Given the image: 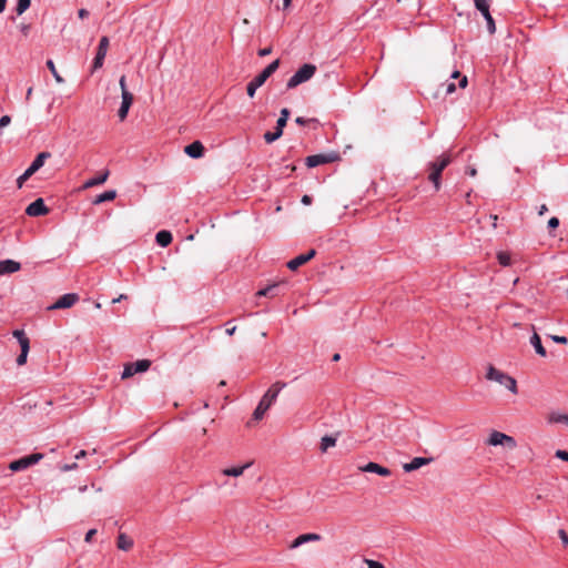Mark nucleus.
<instances>
[{
    "mask_svg": "<svg viewBox=\"0 0 568 568\" xmlns=\"http://www.w3.org/2000/svg\"><path fill=\"white\" fill-rule=\"evenodd\" d=\"M486 444L489 446H504L508 449H515L517 447L514 437L498 430H493L489 434Z\"/></svg>",
    "mask_w": 568,
    "mask_h": 568,
    "instance_id": "obj_6",
    "label": "nucleus"
},
{
    "mask_svg": "<svg viewBox=\"0 0 568 568\" xmlns=\"http://www.w3.org/2000/svg\"><path fill=\"white\" fill-rule=\"evenodd\" d=\"M184 152L192 159H200L204 154V146L200 141L186 145Z\"/></svg>",
    "mask_w": 568,
    "mask_h": 568,
    "instance_id": "obj_21",
    "label": "nucleus"
},
{
    "mask_svg": "<svg viewBox=\"0 0 568 568\" xmlns=\"http://www.w3.org/2000/svg\"><path fill=\"white\" fill-rule=\"evenodd\" d=\"M19 29H20L21 33L27 37L31 30V26L29 23H21L19 26Z\"/></svg>",
    "mask_w": 568,
    "mask_h": 568,
    "instance_id": "obj_47",
    "label": "nucleus"
},
{
    "mask_svg": "<svg viewBox=\"0 0 568 568\" xmlns=\"http://www.w3.org/2000/svg\"><path fill=\"white\" fill-rule=\"evenodd\" d=\"M361 470L365 473H374L383 477H388L390 475V470L387 467L374 462L367 463L365 466L361 467Z\"/></svg>",
    "mask_w": 568,
    "mask_h": 568,
    "instance_id": "obj_18",
    "label": "nucleus"
},
{
    "mask_svg": "<svg viewBox=\"0 0 568 568\" xmlns=\"http://www.w3.org/2000/svg\"><path fill=\"white\" fill-rule=\"evenodd\" d=\"M530 344L535 348L536 353L542 357L547 355L545 347L541 344L540 336L537 333H534L530 337Z\"/></svg>",
    "mask_w": 568,
    "mask_h": 568,
    "instance_id": "obj_29",
    "label": "nucleus"
},
{
    "mask_svg": "<svg viewBox=\"0 0 568 568\" xmlns=\"http://www.w3.org/2000/svg\"><path fill=\"white\" fill-rule=\"evenodd\" d=\"M548 423L565 424L568 427V415L559 412H552L548 415Z\"/></svg>",
    "mask_w": 568,
    "mask_h": 568,
    "instance_id": "obj_30",
    "label": "nucleus"
},
{
    "mask_svg": "<svg viewBox=\"0 0 568 568\" xmlns=\"http://www.w3.org/2000/svg\"><path fill=\"white\" fill-rule=\"evenodd\" d=\"M282 134H283V130L276 128L274 132L264 133V140L266 143H273L274 141L280 139L282 136Z\"/></svg>",
    "mask_w": 568,
    "mask_h": 568,
    "instance_id": "obj_33",
    "label": "nucleus"
},
{
    "mask_svg": "<svg viewBox=\"0 0 568 568\" xmlns=\"http://www.w3.org/2000/svg\"><path fill=\"white\" fill-rule=\"evenodd\" d=\"M450 78L452 79H459V88H466L468 81H467V77L465 75H460V72L458 70H455L452 74H450Z\"/></svg>",
    "mask_w": 568,
    "mask_h": 568,
    "instance_id": "obj_36",
    "label": "nucleus"
},
{
    "mask_svg": "<svg viewBox=\"0 0 568 568\" xmlns=\"http://www.w3.org/2000/svg\"><path fill=\"white\" fill-rule=\"evenodd\" d=\"M47 67L48 69L50 70V72L52 73L54 80L58 82V83H63L64 82V79L59 74V72L57 71L55 69V65H54V62L52 60H48L47 61Z\"/></svg>",
    "mask_w": 568,
    "mask_h": 568,
    "instance_id": "obj_34",
    "label": "nucleus"
},
{
    "mask_svg": "<svg viewBox=\"0 0 568 568\" xmlns=\"http://www.w3.org/2000/svg\"><path fill=\"white\" fill-rule=\"evenodd\" d=\"M11 123V118L9 115H3L0 118V130L8 126Z\"/></svg>",
    "mask_w": 568,
    "mask_h": 568,
    "instance_id": "obj_44",
    "label": "nucleus"
},
{
    "mask_svg": "<svg viewBox=\"0 0 568 568\" xmlns=\"http://www.w3.org/2000/svg\"><path fill=\"white\" fill-rule=\"evenodd\" d=\"M558 536L562 541L564 546L568 547V535L564 529L558 530Z\"/></svg>",
    "mask_w": 568,
    "mask_h": 568,
    "instance_id": "obj_42",
    "label": "nucleus"
},
{
    "mask_svg": "<svg viewBox=\"0 0 568 568\" xmlns=\"http://www.w3.org/2000/svg\"><path fill=\"white\" fill-rule=\"evenodd\" d=\"M280 60H274L270 63L260 74H257L251 82L247 83L246 92L250 98H253L256 90L262 87L265 81L278 69Z\"/></svg>",
    "mask_w": 568,
    "mask_h": 568,
    "instance_id": "obj_3",
    "label": "nucleus"
},
{
    "mask_svg": "<svg viewBox=\"0 0 568 568\" xmlns=\"http://www.w3.org/2000/svg\"><path fill=\"white\" fill-rule=\"evenodd\" d=\"M432 462H433V458L415 457L409 463L404 464L403 469L406 473H410V471L419 469L423 466L430 464Z\"/></svg>",
    "mask_w": 568,
    "mask_h": 568,
    "instance_id": "obj_17",
    "label": "nucleus"
},
{
    "mask_svg": "<svg viewBox=\"0 0 568 568\" xmlns=\"http://www.w3.org/2000/svg\"><path fill=\"white\" fill-rule=\"evenodd\" d=\"M235 331H236V326H233L231 328H226V334L231 336V335H233L235 333Z\"/></svg>",
    "mask_w": 568,
    "mask_h": 568,
    "instance_id": "obj_59",
    "label": "nucleus"
},
{
    "mask_svg": "<svg viewBox=\"0 0 568 568\" xmlns=\"http://www.w3.org/2000/svg\"><path fill=\"white\" fill-rule=\"evenodd\" d=\"M121 98H122V103L118 111V115H119V119L121 121H123L128 116L130 106L132 105L133 94L131 92H124V95H121Z\"/></svg>",
    "mask_w": 568,
    "mask_h": 568,
    "instance_id": "obj_19",
    "label": "nucleus"
},
{
    "mask_svg": "<svg viewBox=\"0 0 568 568\" xmlns=\"http://www.w3.org/2000/svg\"><path fill=\"white\" fill-rule=\"evenodd\" d=\"M555 456L561 460L568 462V452L558 449Z\"/></svg>",
    "mask_w": 568,
    "mask_h": 568,
    "instance_id": "obj_46",
    "label": "nucleus"
},
{
    "mask_svg": "<svg viewBox=\"0 0 568 568\" xmlns=\"http://www.w3.org/2000/svg\"><path fill=\"white\" fill-rule=\"evenodd\" d=\"M119 84H120V88H121V95H124V92H129L128 88H126V79H125V75H122L119 80Z\"/></svg>",
    "mask_w": 568,
    "mask_h": 568,
    "instance_id": "obj_41",
    "label": "nucleus"
},
{
    "mask_svg": "<svg viewBox=\"0 0 568 568\" xmlns=\"http://www.w3.org/2000/svg\"><path fill=\"white\" fill-rule=\"evenodd\" d=\"M292 0H283V9H287L291 6Z\"/></svg>",
    "mask_w": 568,
    "mask_h": 568,
    "instance_id": "obj_60",
    "label": "nucleus"
},
{
    "mask_svg": "<svg viewBox=\"0 0 568 568\" xmlns=\"http://www.w3.org/2000/svg\"><path fill=\"white\" fill-rule=\"evenodd\" d=\"M116 197V191L115 190H108L101 194H99L98 196H95V199L93 200V204L94 205H99L103 202H108V201H112Z\"/></svg>",
    "mask_w": 568,
    "mask_h": 568,
    "instance_id": "obj_27",
    "label": "nucleus"
},
{
    "mask_svg": "<svg viewBox=\"0 0 568 568\" xmlns=\"http://www.w3.org/2000/svg\"><path fill=\"white\" fill-rule=\"evenodd\" d=\"M7 4V0H0V13L4 11Z\"/></svg>",
    "mask_w": 568,
    "mask_h": 568,
    "instance_id": "obj_57",
    "label": "nucleus"
},
{
    "mask_svg": "<svg viewBox=\"0 0 568 568\" xmlns=\"http://www.w3.org/2000/svg\"><path fill=\"white\" fill-rule=\"evenodd\" d=\"M497 258H498V262L503 265V266H508L510 265V255L509 253L507 252H499L497 254Z\"/></svg>",
    "mask_w": 568,
    "mask_h": 568,
    "instance_id": "obj_37",
    "label": "nucleus"
},
{
    "mask_svg": "<svg viewBox=\"0 0 568 568\" xmlns=\"http://www.w3.org/2000/svg\"><path fill=\"white\" fill-rule=\"evenodd\" d=\"M550 338L558 344H567L568 339L566 336L550 335Z\"/></svg>",
    "mask_w": 568,
    "mask_h": 568,
    "instance_id": "obj_43",
    "label": "nucleus"
},
{
    "mask_svg": "<svg viewBox=\"0 0 568 568\" xmlns=\"http://www.w3.org/2000/svg\"><path fill=\"white\" fill-rule=\"evenodd\" d=\"M321 536L318 534L310 532V534H303L300 535L297 538H295L292 544L290 545V549L298 548L300 546L310 542V541H318L321 540Z\"/></svg>",
    "mask_w": 568,
    "mask_h": 568,
    "instance_id": "obj_20",
    "label": "nucleus"
},
{
    "mask_svg": "<svg viewBox=\"0 0 568 568\" xmlns=\"http://www.w3.org/2000/svg\"><path fill=\"white\" fill-rule=\"evenodd\" d=\"M286 386L285 383L283 382H276L274 383L268 389L267 392L263 395V397L261 398L257 407L255 408L254 413H253V418L255 420H261L265 413L267 412V409L272 406V404L276 400L280 392Z\"/></svg>",
    "mask_w": 568,
    "mask_h": 568,
    "instance_id": "obj_1",
    "label": "nucleus"
},
{
    "mask_svg": "<svg viewBox=\"0 0 568 568\" xmlns=\"http://www.w3.org/2000/svg\"><path fill=\"white\" fill-rule=\"evenodd\" d=\"M285 282H278V283H273L271 285H267L266 287L260 290L256 295L257 296H270V297H273V296H276L278 293H277V288L280 287L281 284H284Z\"/></svg>",
    "mask_w": 568,
    "mask_h": 568,
    "instance_id": "obj_25",
    "label": "nucleus"
},
{
    "mask_svg": "<svg viewBox=\"0 0 568 568\" xmlns=\"http://www.w3.org/2000/svg\"><path fill=\"white\" fill-rule=\"evenodd\" d=\"M559 225V220L557 217H551L548 221V227L556 229Z\"/></svg>",
    "mask_w": 568,
    "mask_h": 568,
    "instance_id": "obj_49",
    "label": "nucleus"
},
{
    "mask_svg": "<svg viewBox=\"0 0 568 568\" xmlns=\"http://www.w3.org/2000/svg\"><path fill=\"white\" fill-rule=\"evenodd\" d=\"M151 366V362L149 359H139L134 363H129L124 365L123 372H122V379H126L132 377L136 373H143L146 372Z\"/></svg>",
    "mask_w": 568,
    "mask_h": 568,
    "instance_id": "obj_9",
    "label": "nucleus"
},
{
    "mask_svg": "<svg viewBox=\"0 0 568 568\" xmlns=\"http://www.w3.org/2000/svg\"><path fill=\"white\" fill-rule=\"evenodd\" d=\"M125 298H126V295H125V294H121L119 297L114 298V300L112 301V303H118V302H120V301H122V300H125Z\"/></svg>",
    "mask_w": 568,
    "mask_h": 568,
    "instance_id": "obj_58",
    "label": "nucleus"
},
{
    "mask_svg": "<svg viewBox=\"0 0 568 568\" xmlns=\"http://www.w3.org/2000/svg\"><path fill=\"white\" fill-rule=\"evenodd\" d=\"M315 254H316L315 250H310L307 253L301 254V255L292 258L291 261H288L287 267L291 271H296L300 266H302L303 264H305L306 262L312 260L315 256Z\"/></svg>",
    "mask_w": 568,
    "mask_h": 568,
    "instance_id": "obj_15",
    "label": "nucleus"
},
{
    "mask_svg": "<svg viewBox=\"0 0 568 568\" xmlns=\"http://www.w3.org/2000/svg\"><path fill=\"white\" fill-rule=\"evenodd\" d=\"M51 158V153L50 152H41L39 153L36 159L32 161V163L30 164V166L27 169V172H28V175H33L37 171H39L45 160L50 159Z\"/></svg>",
    "mask_w": 568,
    "mask_h": 568,
    "instance_id": "obj_16",
    "label": "nucleus"
},
{
    "mask_svg": "<svg viewBox=\"0 0 568 568\" xmlns=\"http://www.w3.org/2000/svg\"><path fill=\"white\" fill-rule=\"evenodd\" d=\"M444 88L445 94H452L456 90V85L454 82H448L442 85Z\"/></svg>",
    "mask_w": 568,
    "mask_h": 568,
    "instance_id": "obj_40",
    "label": "nucleus"
},
{
    "mask_svg": "<svg viewBox=\"0 0 568 568\" xmlns=\"http://www.w3.org/2000/svg\"><path fill=\"white\" fill-rule=\"evenodd\" d=\"M466 172L469 176H473V178L476 176V174H477V170L475 168H468Z\"/></svg>",
    "mask_w": 568,
    "mask_h": 568,
    "instance_id": "obj_52",
    "label": "nucleus"
},
{
    "mask_svg": "<svg viewBox=\"0 0 568 568\" xmlns=\"http://www.w3.org/2000/svg\"><path fill=\"white\" fill-rule=\"evenodd\" d=\"M87 456V452L85 450H80L77 455H75V459H81V458H84Z\"/></svg>",
    "mask_w": 568,
    "mask_h": 568,
    "instance_id": "obj_56",
    "label": "nucleus"
},
{
    "mask_svg": "<svg viewBox=\"0 0 568 568\" xmlns=\"http://www.w3.org/2000/svg\"><path fill=\"white\" fill-rule=\"evenodd\" d=\"M364 562L367 565V568H385L382 562L373 559H364Z\"/></svg>",
    "mask_w": 568,
    "mask_h": 568,
    "instance_id": "obj_38",
    "label": "nucleus"
},
{
    "mask_svg": "<svg viewBox=\"0 0 568 568\" xmlns=\"http://www.w3.org/2000/svg\"><path fill=\"white\" fill-rule=\"evenodd\" d=\"M30 3H31V0H18L17 8H16L17 13L22 14L23 12H26L29 9Z\"/></svg>",
    "mask_w": 568,
    "mask_h": 568,
    "instance_id": "obj_35",
    "label": "nucleus"
},
{
    "mask_svg": "<svg viewBox=\"0 0 568 568\" xmlns=\"http://www.w3.org/2000/svg\"><path fill=\"white\" fill-rule=\"evenodd\" d=\"M311 202H312V199H311V196H310V195H304V196L302 197V203H303V204L308 205V204H311Z\"/></svg>",
    "mask_w": 568,
    "mask_h": 568,
    "instance_id": "obj_53",
    "label": "nucleus"
},
{
    "mask_svg": "<svg viewBox=\"0 0 568 568\" xmlns=\"http://www.w3.org/2000/svg\"><path fill=\"white\" fill-rule=\"evenodd\" d=\"M251 465H252V463L248 462L242 466L225 468L222 470V474L225 476L239 477V476H242L244 470L247 469L248 467H251Z\"/></svg>",
    "mask_w": 568,
    "mask_h": 568,
    "instance_id": "obj_24",
    "label": "nucleus"
},
{
    "mask_svg": "<svg viewBox=\"0 0 568 568\" xmlns=\"http://www.w3.org/2000/svg\"><path fill=\"white\" fill-rule=\"evenodd\" d=\"M450 163L449 155H442L436 161L429 163L428 180L434 184L436 190L440 189V175L443 170Z\"/></svg>",
    "mask_w": 568,
    "mask_h": 568,
    "instance_id": "obj_5",
    "label": "nucleus"
},
{
    "mask_svg": "<svg viewBox=\"0 0 568 568\" xmlns=\"http://www.w3.org/2000/svg\"><path fill=\"white\" fill-rule=\"evenodd\" d=\"M87 488H88L87 486H81V487L79 488V490H80V493H84V491L87 490Z\"/></svg>",
    "mask_w": 568,
    "mask_h": 568,
    "instance_id": "obj_63",
    "label": "nucleus"
},
{
    "mask_svg": "<svg viewBox=\"0 0 568 568\" xmlns=\"http://www.w3.org/2000/svg\"><path fill=\"white\" fill-rule=\"evenodd\" d=\"M20 267H21L20 263L16 262L13 260L0 261V275L18 272L20 270Z\"/></svg>",
    "mask_w": 568,
    "mask_h": 568,
    "instance_id": "obj_22",
    "label": "nucleus"
},
{
    "mask_svg": "<svg viewBox=\"0 0 568 568\" xmlns=\"http://www.w3.org/2000/svg\"><path fill=\"white\" fill-rule=\"evenodd\" d=\"M12 335H13V337L17 338V341L19 342L20 347H21V353L17 357V364L19 366H22L27 363L28 353L30 351V341L22 329L13 331Z\"/></svg>",
    "mask_w": 568,
    "mask_h": 568,
    "instance_id": "obj_8",
    "label": "nucleus"
},
{
    "mask_svg": "<svg viewBox=\"0 0 568 568\" xmlns=\"http://www.w3.org/2000/svg\"><path fill=\"white\" fill-rule=\"evenodd\" d=\"M316 72V67L311 63L303 64L287 81V89H294L297 85L308 81Z\"/></svg>",
    "mask_w": 568,
    "mask_h": 568,
    "instance_id": "obj_4",
    "label": "nucleus"
},
{
    "mask_svg": "<svg viewBox=\"0 0 568 568\" xmlns=\"http://www.w3.org/2000/svg\"><path fill=\"white\" fill-rule=\"evenodd\" d=\"M288 116H290L288 109H286V108L282 109L280 118L277 119V122H276V128L283 130L284 126L286 125Z\"/></svg>",
    "mask_w": 568,
    "mask_h": 568,
    "instance_id": "obj_32",
    "label": "nucleus"
},
{
    "mask_svg": "<svg viewBox=\"0 0 568 568\" xmlns=\"http://www.w3.org/2000/svg\"><path fill=\"white\" fill-rule=\"evenodd\" d=\"M155 241L160 246L165 247L172 242V234L169 231L162 230L156 233Z\"/></svg>",
    "mask_w": 568,
    "mask_h": 568,
    "instance_id": "obj_28",
    "label": "nucleus"
},
{
    "mask_svg": "<svg viewBox=\"0 0 568 568\" xmlns=\"http://www.w3.org/2000/svg\"><path fill=\"white\" fill-rule=\"evenodd\" d=\"M78 468V464L77 463H72V464H64L60 467V469L62 471H71V470H74Z\"/></svg>",
    "mask_w": 568,
    "mask_h": 568,
    "instance_id": "obj_45",
    "label": "nucleus"
},
{
    "mask_svg": "<svg viewBox=\"0 0 568 568\" xmlns=\"http://www.w3.org/2000/svg\"><path fill=\"white\" fill-rule=\"evenodd\" d=\"M486 378L488 381L496 382L500 385H504L508 390L513 394L518 393L517 382L514 377L508 374L495 368L493 365H489L486 373Z\"/></svg>",
    "mask_w": 568,
    "mask_h": 568,
    "instance_id": "obj_2",
    "label": "nucleus"
},
{
    "mask_svg": "<svg viewBox=\"0 0 568 568\" xmlns=\"http://www.w3.org/2000/svg\"><path fill=\"white\" fill-rule=\"evenodd\" d=\"M475 7L485 18L489 33L490 34L495 33V31H496L495 21L489 12L490 0H475Z\"/></svg>",
    "mask_w": 568,
    "mask_h": 568,
    "instance_id": "obj_10",
    "label": "nucleus"
},
{
    "mask_svg": "<svg viewBox=\"0 0 568 568\" xmlns=\"http://www.w3.org/2000/svg\"><path fill=\"white\" fill-rule=\"evenodd\" d=\"M224 385H225V382H224V381H222V382L220 383V386H224Z\"/></svg>",
    "mask_w": 568,
    "mask_h": 568,
    "instance_id": "obj_64",
    "label": "nucleus"
},
{
    "mask_svg": "<svg viewBox=\"0 0 568 568\" xmlns=\"http://www.w3.org/2000/svg\"><path fill=\"white\" fill-rule=\"evenodd\" d=\"M108 48H109V39L106 37H102L100 39L98 52H97L94 61H93L94 70H97L103 65V61L106 55Z\"/></svg>",
    "mask_w": 568,
    "mask_h": 568,
    "instance_id": "obj_13",
    "label": "nucleus"
},
{
    "mask_svg": "<svg viewBox=\"0 0 568 568\" xmlns=\"http://www.w3.org/2000/svg\"><path fill=\"white\" fill-rule=\"evenodd\" d=\"M337 442V436L325 435L321 439L320 449L326 453L329 448L334 447Z\"/></svg>",
    "mask_w": 568,
    "mask_h": 568,
    "instance_id": "obj_26",
    "label": "nucleus"
},
{
    "mask_svg": "<svg viewBox=\"0 0 568 568\" xmlns=\"http://www.w3.org/2000/svg\"><path fill=\"white\" fill-rule=\"evenodd\" d=\"M109 174H110L109 170H104L98 176L87 180L84 182V184L82 185V189L85 190V189H90V187L103 184L108 180Z\"/></svg>",
    "mask_w": 568,
    "mask_h": 568,
    "instance_id": "obj_23",
    "label": "nucleus"
},
{
    "mask_svg": "<svg viewBox=\"0 0 568 568\" xmlns=\"http://www.w3.org/2000/svg\"><path fill=\"white\" fill-rule=\"evenodd\" d=\"M338 159L336 153L329 154H314L306 158V165L308 168H315L321 164L331 163Z\"/></svg>",
    "mask_w": 568,
    "mask_h": 568,
    "instance_id": "obj_11",
    "label": "nucleus"
},
{
    "mask_svg": "<svg viewBox=\"0 0 568 568\" xmlns=\"http://www.w3.org/2000/svg\"><path fill=\"white\" fill-rule=\"evenodd\" d=\"M79 301V296L75 293H68L60 296L54 304L50 305L48 310H60L69 308Z\"/></svg>",
    "mask_w": 568,
    "mask_h": 568,
    "instance_id": "obj_12",
    "label": "nucleus"
},
{
    "mask_svg": "<svg viewBox=\"0 0 568 568\" xmlns=\"http://www.w3.org/2000/svg\"><path fill=\"white\" fill-rule=\"evenodd\" d=\"M43 458V455L40 453H34L17 460H13L9 465V469L12 471L24 470L30 466L38 464Z\"/></svg>",
    "mask_w": 568,
    "mask_h": 568,
    "instance_id": "obj_7",
    "label": "nucleus"
},
{
    "mask_svg": "<svg viewBox=\"0 0 568 568\" xmlns=\"http://www.w3.org/2000/svg\"><path fill=\"white\" fill-rule=\"evenodd\" d=\"M271 52H272V48L267 47V48H264V49H260L257 53H258L260 57H266Z\"/></svg>",
    "mask_w": 568,
    "mask_h": 568,
    "instance_id": "obj_50",
    "label": "nucleus"
},
{
    "mask_svg": "<svg viewBox=\"0 0 568 568\" xmlns=\"http://www.w3.org/2000/svg\"><path fill=\"white\" fill-rule=\"evenodd\" d=\"M78 16H79L80 19H84V18H87L89 16V11L87 9H80L78 11Z\"/></svg>",
    "mask_w": 568,
    "mask_h": 568,
    "instance_id": "obj_51",
    "label": "nucleus"
},
{
    "mask_svg": "<svg viewBox=\"0 0 568 568\" xmlns=\"http://www.w3.org/2000/svg\"><path fill=\"white\" fill-rule=\"evenodd\" d=\"M49 209L45 206L43 199L39 197L30 203L26 209V214L29 216H41L45 215Z\"/></svg>",
    "mask_w": 568,
    "mask_h": 568,
    "instance_id": "obj_14",
    "label": "nucleus"
},
{
    "mask_svg": "<svg viewBox=\"0 0 568 568\" xmlns=\"http://www.w3.org/2000/svg\"><path fill=\"white\" fill-rule=\"evenodd\" d=\"M33 92V88L32 87H29L28 90H27V93H26V101L29 102L30 98H31V94Z\"/></svg>",
    "mask_w": 568,
    "mask_h": 568,
    "instance_id": "obj_54",
    "label": "nucleus"
},
{
    "mask_svg": "<svg viewBox=\"0 0 568 568\" xmlns=\"http://www.w3.org/2000/svg\"><path fill=\"white\" fill-rule=\"evenodd\" d=\"M307 121H308V120H306V119H304V118H302V116H297V118L295 119V122H296L297 124H300V125H304Z\"/></svg>",
    "mask_w": 568,
    "mask_h": 568,
    "instance_id": "obj_55",
    "label": "nucleus"
},
{
    "mask_svg": "<svg viewBox=\"0 0 568 568\" xmlns=\"http://www.w3.org/2000/svg\"><path fill=\"white\" fill-rule=\"evenodd\" d=\"M95 534H97V529H94V528L88 530V532L85 534V537H84V541L91 542V540Z\"/></svg>",
    "mask_w": 568,
    "mask_h": 568,
    "instance_id": "obj_48",
    "label": "nucleus"
},
{
    "mask_svg": "<svg viewBox=\"0 0 568 568\" xmlns=\"http://www.w3.org/2000/svg\"><path fill=\"white\" fill-rule=\"evenodd\" d=\"M133 546V540L124 534H120L118 537V548L121 550H129Z\"/></svg>",
    "mask_w": 568,
    "mask_h": 568,
    "instance_id": "obj_31",
    "label": "nucleus"
},
{
    "mask_svg": "<svg viewBox=\"0 0 568 568\" xmlns=\"http://www.w3.org/2000/svg\"><path fill=\"white\" fill-rule=\"evenodd\" d=\"M339 358H341L339 354H335V355L333 356V361H334V362H337Z\"/></svg>",
    "mask_w": 568,
    "mask_h": 568,
    "instance_id": "obj_62",
    "label": "nucleus"
},
{
    "mask_svg": "<svg viewBox=\"0 0 568 568\" xmlns=\"http://www.w3.org/2000/svg\"><path fill=\"white\" fill-rule=\"evenodd\" d=\"M547 211V206L544 204L539 209V215H542Z\"/></svg>",
    "mask_w": 568,
    "mask_h": 568,
    "instance_id": "obj_61",
    "label": "nucleus"
},
{
    "mask_svg": "<svg viewBox=\"0 0 568 568\" xmlns=\"http://www.w3.org/2000/svg\"><path fill=\"white\" fill-rule=\"evenodd\" d=\"M31 178V175H28L27 170L17 179V186L21 189L24 184V182Z\"/></svg>",
    "mask_w": 568,
    "mask_h": 568,
    "instance_id": "obj_39",
    "label": "nucleus"
}]
</instances>
